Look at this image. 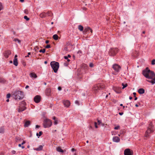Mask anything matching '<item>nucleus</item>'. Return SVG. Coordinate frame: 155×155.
<instances>
[{"mask_svg": "<svg viewBox=\"0 0 155 155\" xmlns=\"http://www.w3.org/2000/svg\"><path fill=\"white\" fill-rule=\"evenodd\" d=\"M64 58L65 59H67V60L68 59V57H67V56H64Z\"/></svg>", "mask_w": 155, "mask_h": 155, "instance_id": "8fccbe9b", "label": "nucleus"}, {"mask_svg": "<svg viewBox=\"0 0 155 155\" xmlns=\"http://www.w3.org/2000/svg\"><path fill=\"white\" fill-rule=\"evenodd\" d=\"M135 97L134 100H136L137 99V97Z\"/></svg>", "mask_w": 155, "mask_h": 155, "instance_id": "0e129e2a", "label": "nucleus"}, {"mask_svg": "<svg viewBox=\"0 0 155 155\" xmlns=\"http://www.w3.org/2000/svg\"><path fill=\"white\" fill-rule=\"evenodd\" d=\"M63 103L65 107H68L70 105V102L68 100H64L63 101Z\"/></svg>", "mask_w": 155, "mask_h": 155, "instance_id": "9d476101", "label": "nucleus"}, {"mask_svg": "<svg viewBox=\"0 0 155 155\" xmlns=\"http://www.w3.org/2000/svg\"><path fill=\"white\" fill-rule=\"evenodd\" d=\"M53 119L54 120V124L55 125H57L58 124L57 118L55 117H54L53 118Z\"/></svg>", "mask_w": 155, "mask_h": 155, "instance_id": "6ab92c4d", "label": "nucleus"}, {"mask_svg": "<svg viewBox=\"0 0 155 155\" xmlns=\"http://www.w3.org/2000/svg\"><path fill=\"white\" fill-rule=\"evenodd\" d=\"M118 52V49L117 48H111L109 51L110 55L114 56Z\"/></svg>", "mask_w": 155, "mask_h": 155, "instance_id": "0eeeda50", "label": "nucleus"}, {"mask_svg": "<svg viewBox=\"0 0 155 155\" xmlns=\"http://www.w3.org/2000/svg\"><path fill=\"white\" fill-rule=\"evenodd\" d=\"M25 143V141H23L22 143H21L22 145H23Z\"/></svg>", "mask_w": 155, "mask_h": 155, "instance_id": "5fc2aeb1", "label": "nucleus"}, {"mask_svg": "<svg viewBox=\"0 0 155 155\" xmlns=\"http://www.w3.org/2000/svg\"><path fill=\"white\" fill-rule=\"evenodd\" d=\"M105 88V85L103 83L98 84L93 86L92 91L95 93L98 92L99 91L104 89Z\"/></svg>", "mask_w": 155, "mask_h": 155, "instance_id": "f03ea898", "label": "nucleus"}, {"mask_svg": "<svg viewBox=\"0 0 155 155\" xmlns=\"http://www.w3.org/2000/svg\"><path fill=\"white\" fill-rule=\"evenodd\" d=\"M3 9V7L2 3L0 2V11Z\"/></svg>", "mask_w": 155, "mask_h": 155, "instance_id": "2f4dec72", "label": "nucleus"}, {"mask_svg": "<svg viewBox=\"0 0 155 155\" xmlns=\"http://www.w3.org/2000/svg\"><path fill=\"white\" fill-rule=\"evenodd\" d=\"M47 63H48V62H47V61H45V62H44V63H45V64H47Z\"/></svg>", "mask_w": 155, "mask_h": 155, "instance_id": "680f3d73", "label": "nucleus"}, {"mask_svg": "<svg viewBox=\"0 0 155 155\" xmlns=\"http://www.w3.org/2000/svg\"><path fill=\"white\" fill-rule=\"evenodd\" d=\"M11 52L9 50H7L4 53V55L6 58H7L11 54Z\"/></svg>", "mask_w": 155, "mask_h": 155, "instance_id": "f8f14e48", "label": "nucleus"}, {"mask_svg": "<svg viewBox=\"0 0 155 155\" xmlns=\"http://www.w3.org/2000/svg\"><path fill=\"white\" fill-rule=\"evenodd\" d=\"M24 18L27 21H28L29 20V18H28L27 16H24Z\"/></svg>", "mask_w": 155, "mask_h": 155, "instance_id": "473e14b6", "label": "nucleus"}, {"mask_svg": "<svg viewBox=\"0 0 155 155\" xmlns=\"http://www.w3.org/2000/svg\"><path fill=\"white\" fill-rule=\"evenodd\" d=\"M89 30H90L89 31H90V32L91 33H92L93 32L91 28H90V29H89Z\"/></svg>", "mask_w": 155, "mask_h": 155, "instance_id": "864d4df0", "label": "nucleus"}, {"mask_svg": "<svg viewBox=\"0 0 155 155\" xmlns=\"http://www.w3.org/2000/svg\"><path fill=\"white\" fill-rule=\"evenodd\" d=\"M20 2H23L24 1V0H20Z\"/></svg>", "mask_w": 155, "mask_h": 155, "instance_id": "338daca9", "label": "nucleus"}, {"mask_svg": "<svg viewBox=\"0 0 155 155\" xmlns=\"http://www.w3.org/2000/svg\"><path fill=\"white\" fill-rule=\"evenodd\" d=\"M142 74L147 78L151 79V80H147L148 82L151 83L152 84L155 83V74L152 71H150L148 68H146L143 70Z\"/></svg>", "mask_w": 155, "mask_h": 155, "instance_id": "f257e3e1", "label": "nucleus"}, {"mask_svg": "<svg viewBox=\"0 0 155 155\" xmlns=\"http://www.w3.org/2000/svg\"><path fill=\"white\" fill-rule=\"evenodd\" d=\"M30 76L31 78H36L37 77L36 74L34 73H31L30 74Z\"/></svg>", "mask_w": 155, "mask_h": 155, "instance_id": "dca6fc26", "label": "nucleus"}, {"mask_svg": "<svg viewBox=\"0 0 155 155\" xmlns=\"http://www.w3.org/2000/svg\"><path fill=\"white\" fill-rule=\"evenodd\" d=\"M120 128V126H117L114 128L115 130H118Z\"/></svg>", "mask_w": 155, "mask_h": 155, "instance_id": "e433bc0d", "label": "nucleus"}, {"mask_svg": "<svg viewBox=\"0 0 155 155\" xmlns=\"http://www.w3.org/2000/svg\"><path fill=\"white\" fill-rule=\"evenodd\" d=\"M10 94H8L7 95V96H6V97L7 98H9L10 97Z\"/></svg>", "mask_w": 155, "mask_h": 155, "instance_id": "ea45409f", "label": "nucleus"}, {"mask_svg": "<svg viewBox=\"0 0 155 155\" xmlns=\"http://www.w3.org/2000/svg\"><path fill=\"white\" fill-rule=\"evenodd\" d=\"M122 85L123 86L122 87V89H124L125 87H126L127 86V83L125 84H124V83H122Z\"/></svg>", "mask_w": 155, "mask_h": 155, "instance_id": "c756f323", "label": "nucleus"}, {"mask_svg": "<svg viewBox=\"0 0 155 155\" xmlns=\"http://www.w3.org/2000/svg\"><path fill=\"white\" fill-rule=\"evenodd\" d=\"M112 68L115 71L114 73V75H117L121 69V67L116 64L113 65Z\"/></svg>", "mask_w": 155, "mask_h": 155, "instance_id": "423d86ee", "label": "nucleus"}, {"mask_svg": "<svg viewBox=\"0 0 155 155\" xmlns=\"http://www.w3.org/2000/svg\"><path fill=\"white\" fill-rule=\"evenodd\" d=\"M45 93H46V95H48V90L47 89H46V90Z\"/></svg>", "mask_w": 155, "mask_h": 155, "instance_id": "49530a36", "label": "nucleus"}, {"mask_svg": "<svg viewBox=\"0 0 155 155\" xmlns=\"http://www.w3.org/2000/svg\"><path fill=\"white\" fill-rule=\"evenodd\" d=\"M45 47L46 48H48V44H47Z\"/></svg>", "mask_w": 155, "mask_h": 155, "instance_id": "052dcab7", "label": "nucleus"}, {"mask_svg": "<svg viewBox=\"0 0 155 155\" xmlns=\"http://www.w3.org/2000/svg\"><path fill=\"white\" fill-rule=\"evenodd\" d=\"M43 125L44 127H48V120L47 119H46L44 120Z\"/></svg>", "mask_w": 155, "mask_h": 155, "instance_id": "9b49d317", "label": "nucleus"}, {"mask_svg": "<svg viewBox=\"0 0 155 155\" xmlns=\"http://www.w3.org/2000/svg\"><path fill=\"white\" fill-rule=\"evenodd\" d=\"M4 132V127H1L0 128V133L3 134Z\"/></svg>", "mask_w": 155, "mask_h": 155, "instance_id": "393cba45", "label": "nucleus"}, {"mask_svg": "<svg viewBox=\"0 0 155 155\" xmlns=\"http://www.w3.org/2000/svg\"><path fill=\"white\" fill-rule=\"evenodd\" d=\"M46 15V14L45 13H42L40 15V16L42 18H44Z\"/></svg>", "mask_w": 155, "mask_h": 155, "instance_id": "bb28decb", "label": "nucleus"}, {"mask_svg": "<svg viewBox=\"0 0 155 155\" xmlns=\"http://www.w3.org/2000/svg\"><path fill=\"white\" fill-rule=\"evenodd\" d=\"M77 53L78 54H79L80 55H81L82 53V52L81 51V50H79L78 51Z\"/></svg>", "mask_w": 155, "mask_h": 155, "instance_id": "f704fd0d", "label": "nucleus"}, {"mask_svg": "<svg viewBox=\"0 0 155 155\" xmlns=\"http://www.w3.org/2000/svg\"><path fill=\"white\" fill-rule=\"evenodd\" d=\"M75 103L78 105H79V102L78 101H75Z\"/></svg>", "mask_w": 155, "mask_h": 155, "instance_id": "37998d69", "label": "nucleus"}, {"mask_svg": "<svg viewBox=\"0 0 155 155\" xmlns=\"http://www.w3.org/2000/svg\"><path fill=\"white\" fill-rule=\"evenodd\" d=\"M123 112H119V114L120 115H122L123 114Z\"/></svg>", "mask_w": 155, "mask_h": 155, "instance_id": "603ef678", "label": "nucleus"}, {"mask_svg": "<svg viewBox=\"0 0 155 155\" xmlns=\"http://www.w3.org/2000/svg\"><path fill=\"white\" fill-rule=\"evenodd\" d=\"M25 13L26 14H27L28 13V11L27 9H25Z\"/></svg>", "mask_w": 155, "mask_h": 155, "instance_id": "58836bf2", "label": "nucleus"}, {"mask_svg": "<svg viewBox=\"0 0 155 155\" xmlns=\"http://www.w3.org/2000/svg\"><path fill=\"white\" fill-rule=\"evenodd\" d=\"M89 66L90 67H93L94 66V64L92 63H90L89 64Z\"/></svg>", "mask_w": 155, "mask_h": 155, "instance_id": "a19ab883", "label": "nucleus"}, {"mask_svg": "<svg viewBox=\"0 0 155 155\" xmlns=\"http://www.w3.org/2000/svg\"><path fill=\"white\" fill-rule=\"evenodd\" d=\"M43 148V146L42 145H40L38 147L35 148L34 149L37 151H40L42 150Z\"/></svg>", "mask_w": 155, "mask_h": 155, "instance_id": "412c9836", "label": "nucleus"}, {"mask_svg": "<svg viewBox=\"0 0 155 155\" xmlns=\"http://www.w3.org/2000/svg\"><path fill=\"white\" fill-rule=\"evenodd\" d=\"M31 53L30 52H28V55L27 56L28 57L29 56V55H30Z\"/></svg>", "mask_w": 155, "mask_h": 155, "instance_id": "69168bd1", "label": "nucleus"}, {"mask_svg": "<svg viewBox=\"0 0 155 155\" xmlns=\"http://www.w3.org/2000/svg\"><path fill=\"white\" fill-rule=\"evenodd\" d=\"M78 29L81 31H83V27L81 25H79L78 27Z\"/></svg>", "mask_w": 155, "mask_h": 155, "instance_id": "b1692460", "label": "nucleus"}, {"mask_svg": "<svg viewBox=\"0 0 155 155\" xmlns=\"http://www.w3.org/2000/svg\"><path fill=\"white\" fill-rule=\"evenodd\" d=\"M34 101L37 103H39L41 100V97L40 96L37 95L35 96L34 98Z\"/></svg>", "mask_w": 155, "mask_h": 155, "instance_id": "1a4fd4ad", "label": "nucleus"}, {"mask_svg": "<svg viewBox=\"0 0 155 155\" xmlns=\"http://www.w3.org/2000/svg\"><path fill=\"white\" fill-rule=\"evenodd\" d=\"M82 68L84 69H87L88 68V66L85 64H83L82 65Z\"/></svg>", "mask_w": 155, "mask_h": 155, "instance_id": "a211bd4d", "label": "nucleus"}, {"mask_svg": "<svg viewBox=\"0 0 155 155\" xmlns=\"http://www.w3.org/2000/svg\"><path fill=\"white\" fill-rule=\"evenodd\" d=\"M133 94H134V97H136V93L135 92H134L133 93Z\"/></svg>", "mask_w": 155, "mask_h": 155, "instance_id": "6e6d98bb", "label": "nucleus"}, {"mask_svg": "<svg viewBox=\"0 0 155 155\" xmlns=\"http://www.w3.org/2000/svg\"><path fill=\"white\" fill-rule=\"evenodd\" d=\"M0 82H1V83L4 82V80L3 79H2V78H0Z\"/></svg>", "mask_w": 155, "mask_h": 155, "instance_id": "79ce46f5", "label": "nucleus"}, {"mask_svg": "<svg viewBox=\"0 0 155 155\" xmlns=\"http://www.w3.org/2000/svg\"><path fill=\"white\" fill-rule=\"evenodd\" d=\"M13 64L15 66L18 65V60L17 58H14L13 60Z\"/></svg>", "mask_w": 155, "mask_h": 155, "instance_id": "4be33fe9", "label": "nucleus"}, {"mask_svg": "<svg viewBox=\"0 0 155 155\" xmlns=\"http://www.w3.org/2000/svg\"><path fill=\"white\" fill-rule=\"evenodd\" d=\"M58 90L59 91H61V87H59L58 88Z\"/></svg>", "mask_w": 155, "mask_h": 155, "instance_id": "09e8293b", "label": "nucleus"}, {"mask_svg": "<svg viewBox=\"0 0 155 155\" xmlns=\"http://www.w3.org/2000/svg\"><path fill=\"white\" fill-rule=\"evenodd\" d=\"M22 144H19L18 145L19 147H21L22 149H24L25 148V147L24 146H21Z\"/></svg>", "mask_w": 155, "mask_h": 155, "instance_id": "4c0bfd02", "label": "nucleus"}, {"mask_svg": "<svg viewBox=\"0 0 155 155\" xmlns=\"http://www.w3.org/2000/svg\"><path fill=\"white\" fill-rule=\"evenodd\" d=\"M75 151V149H74V148H72L71 149V151H72V152H73L74 151Z\"/></svg>", "mask_w": 155, "mask_h": 155, "instance_id": "4d7b16f0", "label": "nucleus"}, {"mask_svg": "<svg viewBox=\"0 0 155 155\" xmlns=\"http://www.w3.org/2000/svg\"><path fill=\"white\" fill-rule=\"evenodd\" d=\"M31 122L29 120L26 121L24 124L25 127H28L30 124Z\"/></svg>", "mask_w": 155, "mask_h": 155, "instance_id": "2eb2a0df", "label": "nucleus"}, {"mask_svg": "<svg viewBox=\"0 0 155 155\" xmlns=\"http://www.w3.org/2000/svg\"><path fill=\"white\" fill-rule=\"evenodd\" d=\"M94 124H95V127L96 128H97L98 127H97V123L96 122H95L94 123Z\"/></svg>", "mask_w": 155, "mask_h": 155, "instance_id": "a18cd8bd", "label": "nucleus"}, {"mask_svg": "<svg viewBox=\"0 0 155 155\" xmlns=\"http://www.w3.org/2000/svg\"><path fill=\"white\" fill-rule=\"evenodd\" d=\"M14 95L15 96V100L22 99L24 97L23 93L19 91H17L15 92L14 93Z\"/></svg>", "mask_w": 155, "mask_h": 155, "instance_id": "20e7f679", "label": "nucleus"}, {"mask_svg": "<svg viewBox=\"0 0 155 155\" xmlns=\"http://www.w3.org/2000/svg\"><path fill=\"white\" fill-rule=\"evenodd\" d=\"M36 128H38L40 127V126L38 125H36L35 126Z\"/></svg>", "mask_w": 155, "mask_h": 155, "instance_id": "3c124183", "label": "nucleus"}, {"mask_svg": "<svg viewBox=\"0 0 155 155\" xmlns=\"http://www.w3.org/2000/svg\"><path fill=\"white\" fill-rule=\"evenodd\" d=\"M113 140L115 142H119L120 141V139L117 136L114 137L113 138Z\"/></svg>", "mask_w": 155, "mask_h": 155, "instance_id": "ddd939ff", "label": "nucleus"}, {"mask_svg": "<svg viewBox=\"0 0 155 155\" xmlns=\"http://www.w3.org/2000/svg\"><path fill=\"white\" fill-rule=\"evenodd\" d=\"M153 127V125L152 122H151L147 127V130L146 131L145 134V136L146 137H149L150 134L153 132L154 130Z\"/></svg>", "mask_w": 155, "mask_h": 155, "instance_id": "7ed1b4c3", "label": "nucleus"}, {"mask_svg": "<svg viewBox=\"0 0 155 155\" xmlns=\"http://www.w3.org/2000/svg\"><path fill=\"white\" fill-rule=\"evenodd\" d=\"M26 108L25 107H19V108L17 110L18 112H21L22 111L24 110H25Z\"/></svg>", "mask_w": 155, "mask_h": 155, "instance_id": "4468645a", "label": "nucleus"}, {"mask_svg": "<svg viewBox=\"0 0 155 155\" xmlns=\"http://www.w3.org/2000/svg\"><path fill=\"white\" fill-rule=\"evenodd\" d=\"M138 93L140 94H143L144 93V90L143 88H140L138 90Z\"/></svg>", "mask_w": 155, "mask_h": 155, "instance_id": "aec40b11", "label": "nucleus"}, {"mask_svg": "<svg viewBox=\"0 0 155 155\" xmlns=\"http://www.w3.org/2000/svg\"><path fill=\"white\" fill-rule=\"evenodd\" d=\"M29 87V86L28 85H26L25 87V89H27Z\"/></svg>", "mask_w": 155, "mask_h": 155, "instance_id": "bf43d9fd", "label": "nucleus"}, {"mask_svg": "<svg viewBox=\"0 0 155 155\" xmlns=\"http://www.w3.org/2000/svg\"><path fill=\"white\" fill-rule=\"evenodd\" d=\"M90 27H88L85 28L83 32L84 34H85L87 31H89V29H90Z\"/></svg>", "mask_w": 155, "mask_h": 155, "instance_id": "f3484780", "label": "nucleus"}, {"mask_svg": "<svg viewBox=\"0 0 155 155\" xmlns=\"http://www.w3.org/2000/svg\"><path fill=\"white\" fill-rule=\"evenodd\" d=\"M155 59H153L152 60L151 62V64L152 65H154L155 64Z\"/></svg>", "mask_w": 155, "mask_h": 155, "instance_id": "72a5a7b5", "label": "nucleus"}, {"mask_svg": "<svg viewBox=\"0 0 155 155\" xmlns=\"http://www.w3.org/2000/svg\"><path fill=\"white\" fill-rule=\"evenodd\" d=\"M42 134V132L41 131H40L39 132V134L37 133L36 134V135L37 136H38V137L39 138V137H40Z\"/></svg>", "mask_w": 155, "mask_h": 155, "instance_id": "c85d7f7f", "label": "nucleus"}, {"mask_svg": "<svg viewBox=\"0 0 155 155\" xmlns=\"http://www.w3.org/2000/svg\"><path fill=\"white\" fill-rule=\"evenodd\" d=\"M50 65L54 72L57 73L59 67V63L54 61H52Z\"/></svg>", "mask_w": 155, "mask_h": 155, "instance_id": "39448f33", "label": "nucleus"}, {"mask_svg": "<svg viewBox=\"0 0 155 155\" xmlns=\"http://www.w3.org/2000/svg\"><path fill=\"white\" fill-rule=\"evenodd\" d=\"M12 154H15V150H12Z\"/></svg>", "mask_w": 155, "mask_h": 155, "instance_id": "de8ad7c7", "label": "nucleus"}, {"mask_svg": "<svg viewBox=\"0 0 155 155\" xmlns=\"http://www.w3.org/2000/svg\"><path fill=\"white\" fill-rule=\"evenodd\" d=\"M45 48H43V49H41L39 50V51L40 52H42L43 53H44L45 52Z\"/></svg>", "mask_w": 155, "mask_h": 155, "instance_id": "7c9ffc66", "label": "nucleus"}, {"mask_svg": "<svg viewBox=\"0 0 155 155\" xmlns=\"http://www.w3.org/2000/svg\"><path fill=\"white\" fill-rule=\"evenodd\" d=\"M124 155H133V152L130 149L127 148L124 150Z\"/></svg>", "mask_w": 155, "mask_h": 155, "instance_id": "6e6552de", "label": "nucleus"}, {"mask_svg": "<svg viewBox=\"0 0 155 155\" xmlns=\"http://www.w3.org/2000/svg\"><path fill=\"white\" fill-rule=\"evenodd\" d=\"M97 122L98 123L99 125H100L101 124V121L99 120H97Z\"/></svg>", "mask_w": 155, "mask_h": 155, "instance_id": "c03bdc74", "label": "nucleus"}, {"mask_svg": "<svg viewBox=\"0 0 155 155\" xmlns=\"http://www.w3.org/2000/svg\"><path fill=\"white\" fill-rule=\"evenodd\" d=\"M53 37L54 39L55 40H57L58 39V35L56 34L54 35L53 36Z\"/></svg>", "mask_w": 155, "mask_h": 155, "instance_id": "cd10ccee", "label": "nucleus"}, {"mask_svg": "<svg viewBox=\"0 0 155 155\" xmlns=\"http://www.w3.org/2000/svg\"><path fill=\"white\" fill-rule=\"evenodd\" d=\"M49 16H51V14H52L51 12L49 11Z\"/></svg>", "mask_w": 155, "mask_h": 155, "instance_id": "13d9d810", "label": "nucleus"}, {"mask_svg": "<svg viewBox=\"0 0 155 155\" xmlns=\"http://www.w3.org/2000/svg\"><path fill=\"white\" fill-rule=\"evenodd\" d=\"M13 41H14L15 42L17 41L18 42L19 44H20L21 43V41L20 40L16 38H14Z\"/></svg>", "mask_w": 155, "mask_h": 155, "instance_id": "a878e982", "label": "nucleus"}, {"mask_svg": "<svg viewBox=\"0 0 155 155\" xmlns=\"http://www.w3.org/2000/svg\"><path fill=\"white\" fill-rule=\"evenodd\" d=\"M132 99V97H129V99L130 100H131Z\"/></svg>", "mask_w": 155, "mask_h": 155, "instance_id": "774afa93", "label": "nucleus"}, {"mask_svg": "<svg viewBox=\"0 0 155 155\" xmlns=\"http://www.w3.org/2000/svg\"><path fill=\"white\" fill-rule=\"evenodd\" d=\"M49 127H50L51 126L52 124V123L51 120H49Z\"/></svg>", "mask_w": 155, "mask_h": 155, "instance_id": "c9c22d12", "label": "nucleus"}, {"mask_svg": "<svg viewBox=\"0 0 155 155\" xmlns=\"http://www.w3.org/2000/svg\"><path fill=\"white\" fill-rule=\"evenodd\" d=\"M46 44H48V40H47L46 41Z\"/></svg>", "mask_w": 155, "mask_h": 155, "instance_id": "e2e57ef3", "label": "nucleus"}, {"mask_svg": "<svg viewBox=\"0 0 155 155\" xmlns=\"http://www.w3.org/2000/svg\"><path fill=\"white\" fill-rule=\"evenodd\" d=\"M57 150L59 152L61 153H63L64 152L63 150L60 147H58L57 148Z\"/></svg>", "mask_w": 155, "mask_h": 155, "instance_id": "5701e85b", "label": "nucleus"}]
</instances>
